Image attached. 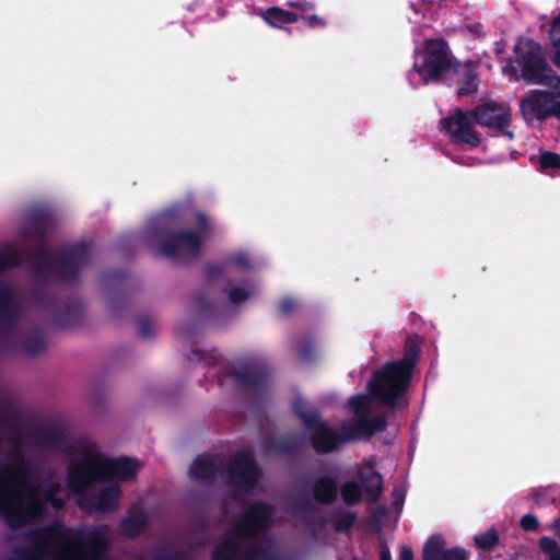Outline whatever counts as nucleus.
I'll return each mask as SVG.
<instances>
[{
    "label": "nucleus",
    "instance_id": "49530a36",
    "mask_svg": "<svg viewBox=\"0 0 560 560\" xmlns=\"http://www.w3.org/2000/svg\"><path fill=\"white\" fill-rule=\"evenodd\" d=\"M521 527L525 532H536L539 528V523L536 516L532 514H525L521 518Z\"/></svg>",
    "mask_w": 560,
    "mask_h": 560
},
{
    "label": "nucleus",
    "instance_id": "6e6552de",
    "mask_svg": "<svg viewBox=\"0 0 560 560\" xmlns=\"http://www.w3.org/2000/svg\"><path fill=\"white\" fill-rule=\"evenodd\" d=\"M521 77L529 84L560 88V75L548 65L541 46L534 39H520L514 47Z\"/></svg>",
    "mask_w": 560,
    "mask_h": 560
},
{
    "label": "nucleus",
    "instance_id": "09e8293b",
    "mask_svg": "<svg viewBox=\"0 0 560 560\" xmlns=\"http://www.w3.org/2000/svg\"><path fill=\"white\" fill-rule=\"evenodd\" d=\"M229 262L240 269H247L250 267V261L247 255L238 253L229 258Z\"/></svg>",
    "mask_w": 560,
    "mask_h": 560
},
{
    "label": "nucleus",
    "instance_id": "c85d7f7f",
    "mask_svg": "<svg viewBox=\"0 0 560 560\" xmlns=\"http://www.w3.org/2000/svg\"><path fill=\"white\" fill-rule=\"evenodd\" d=\"M23 351L30 357H37L46 350V340L42 331L28 332L21 342Z\"/></svg>",
    "mask_w": 560,
    "mask_h": 560
},
{
    "label": "nucleus",
    "instance_id": "6ab92c4d",
    "mask_svg": "<svg viewBox=\"0 0 560 560\" xmlns=\"http://www.w3.org/2000/svg\"><path fill=\"white\" fill-rule=\"evenodd\" d=\"M104 481H130L136 478L139 469L138 462L129 457L108 458L101 454Z\"/></svg>",
    "mask_w": 560,
    "mask_h": 560
},
{
    "label": "nucleus",
    "instance_id": "c03bdc74",
    "mask_svg": "<svg viewBox=\"0 0 560 560\" xmlns=\"http://www.w3.org/2000/svg\"><path fill=\"white\" fill-rule=\"evenodd\" d=\"M224 273V266L218 264H208L205 267V277L207 282H212Z\"/></svg>",
    "mask_w": 560,
    "mask_h": 560
},
{
    "label": "nucleus",
    "instance_id": "aec40b11",
    "mask_svg": "<svg viewBox=\"0 0 560 560\" xmlns=\"http://www.w3.org/2000/svg\"><path fill=\"white\" fill-rule=\"evenodd\" d=\"M458 75L457 96L465 97L477 92L479 86L478 62L466 60L462 63L457 60L456 70H452L451 75Z\"/></svg>",
    "mask_w": 560,
    "mask_h": 560
},
{
    "label": "nucleus",
    "instance_id": "f704fd0d",
    "mask_svg": "<svg viewBox=\"0 0 560 560\" xmlns=\"http://www.w3.org/2000/svg\"><path fill=\"white\" fill-rule=\"evenodd\" d=\"M538 170L540 172L560 171V154L551 151H542L539 154Z\"/></svg>",
    "mask_w": 560,
    "mask_h": 560
},
{
    "label": "nucleus",
    "instance_id": "39448f33",
    "mask_svg": "<svg viewBox=\"0 0 560 560\" xmlns=\"http://www.w3.org/2000/svg\"><path fill=\"white\" fill-rule=\"evenodd\" d=\"M415 55L413 68L424 84L442 83L456 70L457 59L443 37L424 39Z\"/></svg>",
    "mask_w": 560,
    "mask_h": 560
},
{
    "label": "nucleus",
    "instance_id": "2eb2a0df",
    "mask_svg": "<svg viewBox=\"0 0 560 560\" xmlns=\"http://www.w3.org/2000/svg\"><path fill=\"white\" fill-rule=\"evenodd\" d=\"M471 119L469 110L457 108L453 115L442 118L440 126L448 135L452 143L477 148L481 138L474 129Z\"/></svg>",
    "mask_w": 560,
    "mask_h": 560
},
{
    "label": "nucleus",
    "instance_id": "6e6d98bb",
    "mask_svg": "<svg viewBox=\"0 0 560 560\" xmlns=\"http://www.w3.org/2000/svg\"><path fill=\"white\" fill-rule=\"evenodd\" d=\"M560 28V14L552 22V30ZM553 45L557 48L558 56H560V37L553 40Z\"/></svg>",
    "mask_w": 560,
    "mask_h": 560
},
{
    "label": "nucleus",
    "instance_id": "7c9ffc66",
    "mask_svg": "<svg viewBox=\"0 0 560 560\" xmlns=\"http://www.w3.org/2000/svg\"><path fill=\"white\" fill-rule=\"evenodd\" d=\"M147 517L144 514H129L120 522V528L129 538L136 537L145 526Z\"/></svg>",
    "mask_w": 560,
    "mask_h": 560
},
{
    "label": "nucleus",
    "instance_id": "423d86ee",
    "mask_svg": "<svg viewBox=\"0 0 560 560\" xmlns=\"http://www.w3.org/2000/svg\"><path fill=\"white\" fill-rule=\"evenodd\" d=\"M210 234V224L205 213H197L194 231H176L166 234L160 243V252L175 264H187L197 258Z\"/></svg>",
    "mask_w": 560,
    "mask_h": 560
},
{
    "label": "nucleus",
    "instance_id": "bb28decb",
    "mask_svg": "<svg viewBox=\"0 0 560 560\" xmlns=\"http://www.w3.org/2000/svg\"><path fill=\"white\" fill-rule=\"evenodd\" d=\"M31 255L21 252L12 244H4L0 247V272L19 267L24 261L31 264Z\"/></svg>",
    "mask_w": 560,
    "mask_h": 560
},
{
    "label": "nucleus",
    "instance_id": "a878e982",
    "mask_svg": "<svg viewBox=\"0 0 560 560\" xmlns=\"http://www.w3.org/2000/svg\"><path fill=\"white\" fill-rule=\"evenodd\" d=\"M120 489L118 486H108L103 488L96 497L92 499V505L98 512H113L118 506Z\"/></svg>",
    "mask_w": 560,
    "mask_h": 560
},
{
    "label": "nucleus",
    "instance_id": "20e7f679",
    "mask_svg": "<svg viewBox=\"0 0 560 560\" xmlns=\"http://www.w3.org/2000/svg\"><path fill=\"white\" fill-rule=\"evenodd\" d=\"M62 492V485L57 480L46 479L37 489L31 485L23 494L10 499L0 508V516L12 528H20L39 521L46 513L47 505L56 511L66 506V500L58 495Z\"/></svg>",
    "mask_w": 560,
    "mask_h": 560
},
{
    "label": "nucleus",
    "instance_id": "de8ad7c7",
    "mask_svg": "<svg viewBox=\"0 0 560 560\" xmlns=\"http://www.w3.org/2000/svg\"><path fill=\"white\" fill-rule=\"evenodd\" d=\"M300 20L305 21V23L312 28H324L326 26V21L317 14L311 15H300Z\"/></svg>",
    "mask_w": 560,
    "mask_h": 560
},
{
    "label": "nucleus",
    "instance_id": "603ef678",
    "mask_svg": "<svg viewBox=\"0 0 560 560\" xmlns=\"http://www.w3.org/2000/svg\"><path fill=\"white\" fill-rule=\"evenodd\" d=\"M295 308V301L291 298H284L279 303V311L287 315Z\"/></svg>",
    "mask_w": 560,
    "mask_h": 560
},
{
    "label": "nucleus",
    "instance_id": "72a5a7b5",
    "mask_svg": "<svg viewBox=\"0 0 560 560\" xmlns=\"http://www.w3.org/2000/svg\"><path fill=\"white\" fill-rule=\"evenodd\" d=\"M188 359L197 360L198 362L210 366L217 364L220 361L221 354L215 349H212L210 351H203L199 348H192L190 351V357H188Z\"/></svg>",
    "mask_w": 560,
    "mask_h": 560
},
{
    "label": "nucleus",
    "instance_id": "a18cd8bd",
    "mask_svg": "<svg viewBox=\"0 0 560 560\" xmlns=\"http://www.w3.org/2000/svg\"><path fill=\"white\" fill-rule=\"evenodd\" d=\"M443 556V560H468V553L462 547L448 548Z\"/></svg>",
    "mask_w": 560,
    "mask_h": 560
},
{
    "label": "nucleus",
    "instance_id": "9b49d317",
    "mask_svg": "<svg viewBox=\"0 0 560 560\" xmlns=\"http://www.w3.org/2000/svg\"><path fill=\"white\" fill-rule=\"evenodd\" d=\"M30 296L35 305L56 313L54 326L58 329L78 327L83 320V304L77 296L62 301L42 285L31 289Z\"/></svg>",
    "mask_w": 560,
    "mask_h": 560
},
{
    "label": "nucleus",
    "instance_id": "f8f14e48",
    "mask_svg": "<svg viewBox=\"0 0 560 560\" xmlns=\"http://www.w3.org/2000/svg\"><path fill=\"white\" fill-rule=\"evenodd\" d=\"M469 114L477 125L487 128L492 136L514 139V132L510 130L511 109L506 104L487 101L469 110Z\"/></svg>",
    "mask_w": 560,
    "mask_h": 560
},
{
    "label": "nucleus",
    "instance_id": "37998d69",
    "mask_svg": "<svg viewBox=\"0 0 560 560\" xmlns=\"http://www.w3.org/2000/svg\"><path fill=\"white\" fill-rule=\"evenodd\" d=\"M195 306L203 316H210L213 305L203 292L198 293L194 299Z\"/></svg>",
    "mask_w": 560,
    "mask_h": 560
},
{
    "label": "nucleus",
    "instance_id": "c756f323",
    "mask_svg": "<svg viewBox=\"0 0 560 560\" xmlns=\"http://www.w3.org/2000/svg\"><path fill=\"white\" fill-rule=\"evenodd\" d=\"M339 492L346 505L353 506L359 504L362 500V488L360 483L354 480L343 482Z\"/></svg>",
    "mask_w": 560,
    "mask_h": 560
},
{
    "label": "nucleus",
    "instance_id": "473e14b6",
    "mask_svg": "<svg viewBox=\"0 0 560 560\" xmlns=\"http://www.w3.org/2000/svg\"><path fill=\"white\" fill-rule=\"evenodd\" d=\"M349 406L357 419H363L371 415L370 398L366 395H355L349 399Z\"/></svg>",
    "mask_w": 560,
    "mask_h": 560
},
{
    "label": "nucleus",
    "instance_id": "bf43d9fd",
    "mask_svg": "<svg viewBox=\"0 0 560 560\" xmlns=\"http://www.w3.org/2000/svg\"><path fill=\"white\" fill-rule=\"evenodd\" d=\"M548 557H549V560H560V549H558L557 551H553Z\"/></svg>",
    "mask_w": 560,
    "mask_h": 560
},
{
    "label": "nucleus",
    "instance_id": "864d4df0",
    "mask_svg": "<svg viewBox=\"0 0 560 560\" xmlns=\"http://www.w3.org/2000/svg\"><path fill=\"white\" fill-rule=\"evenodd\" d=\"M555 106L552 107V116L560 120V91L553 92Z\"/></svg>",
    "mask_w": 560,
    "mask_h": 560
},
{
    "label": "nucleus",
    "instance_id": "8fccbe9b",
    "mask_svg": "<svg viewBox=\"0 0 560 560\" xmlns=\"http://www.w3.org/2000/svg\"><path fill=\"white\" fill-rule=\"evenodd\" d=\"M539 547L548 556L551 555L553 551H557L558 549H560V547L558 546V542L553 538H550L547 536L540 538Z\"/></svg>",
    "mask_w": 560,
    "mask_h": 560
},
{
    "label": "nucleus",
    "instance_id": "b1692460",
    "mask_svg": "<svg viewBox=\"0 0 560 560\" xmlns=\"http://www.w3.org/2000/svg\"><path fill=\"white\" fill-rule=\"evenodd\" d=\"M359 479L362 483V493L364 492L369 502L375 503L383 494V477L377 470L360 472Z\"/></svg>",
    "mask_w": 560,
    "mask_h": 560
},
{
    "label": "nucleus",
    "instance_id": "5701e85b",
    "mask_svg": "<svg viewBox=\"0 0 560 560\" xmlns=\"http://www.w3.org/2000/svg\"><path fill=\"white\" fill-rule=\"evenodd\" d=\"M65 441L62 429L55 422L47 423L32 435V442L45 447H56Z\"/></svg>",
    "mask_w": 560,
    "mask_h": 560
},
{
    "label": "nucleus",
    "instance_id": "ddd939ff",
    "mask_svg": "<svg viewBox=\"0 0 560 560\" xmlns=\"http://www.w3.org/2000/svg\"><path fill=\"white\" fill-rule=\"evenodd\" d=\"M103 468L100 453H85L68 468L66 487L74 494H83L91 486L103 482Z\"/></svg>",
    "mask_w": 560,
    "mask_h": 560
},
{
    "label": "nucleus",
    "instance_id": "412c9836",
    "mask_svg": "<svg viewBox=\"0 0 560 560\" xmlns=\"http://www.w3.org/2000/svg\"><path fill=\"white\" fill-rule=\"evenodd\" d=\"M311 493L317 503L331 505L339 494L337 480L330 476H320L313 482Z\"/></svg>",
    "mask_w": 560,
    "mask_h": 560
},
{
    "label": "nucleus",
    "instance_id": "4c0bfd02",
    "mask_svg": "<svg viewBox=\"0 0 560 560\" xmlns=\"http://www.w3.org/2000/svg\"><path fill=\"white\" fill-rule=\"evenodd\" d=\"M252 294L250 284L233 287L228 291V296L231 303L240 304L249 299Z\"/></svg>",
    "mask_w": 560,
    "mask_h": 560
},
{
    "label": "nucleus",
    "instance_id": "4be33fe9",
    "mask_svg": "<svg viewBox=\"0 0 560 560\" xmlns=\"http://www.w3.org/2000/svg\"><path fill=\"white\" fill-rule=\"evenodd\" d=\"M219 471L217 463L209 457H197L189 467L190 476L206 485H211Z\"/></svg>",
    "mask_w": 560,
    "mask_h": 560
},
{
    "label": "nucleus",
    "instance_id": "f257e3e1",
    "mask_svg": "<svg viewBox=\"0 0 560 560\" xmlns=\"http://www.w3.org/2000/svg\"><path fill=\"white\" fill-rule=\"evenodd\" d=\"M23 236L35 241L38 245L37 252L28 257L36 281L42 283L56 281L68 284L79 282L83 268L91 259L89 243L79 242L54 252L46 244L47 229L31 222H27L23 230Z\"/></svg>",
    "mask_w": 560,
    "mask_h": 560
},
{
    "label": "nucleus",
    "instance_id": "4d7b16f0",
    "mask_svg": "<svg viewBox=\"0 0 560 560\" xmlns=\"http://www.w3.org/2000/svg\"><path fill=\"white\" fill-rule=\"evenodd\" d=\"M380 560H392L390 550L386 545L381 547Z\"/></svg>",
    "mask_w": 560,
    "mask_h": 560
},
{
    "label": "nucleus",
    "instance_id": "f03ea898",
    "mask_svg": "<svg viewBox=\"0 0 560 560\" xmlns=\"http://www.w3.org/2000/svg\"><path fill=\"white\" fill-rule=\"evenodd\" d=\"M275 509L265 502H254L238 514L233 526L228 532L224 541L217 545L211 552L212 560L253 559L257 555L267 556L269 550L259 546L243 548L242 540L255 538L267 529L272 521Z\"/></svg>",
    "mask_w": 560,
    "mask_h": 560
},
{
    "label": "nucleus",
    "instance_id": "a211bd4d",
    "mask_svg": "<svg viewBox=\"0 0 560 560\" xmlns=\"http://www.w3.org/2000/svg\"><path fill=\"white\" fill-rule=\"evenodd\" d=\"M261 447L265 454L294 458L302 453L303 439L296 434L267 436L262 439Z\"/></svg>",
    "mask_w": 560,
    "mask_h": 560
},
{
    "label": "nucleus",
    "instance_id": "ea45409f",
    "mask_svg": "<svg viewBox=\"0 0 560 560\" xmlns=\"http://www.w3.org/2000/svg\"><path fill=\"white\" fill-rule=\"evenodd\" d=\"M357 522V514L353 512H346L340 515L335 522V530L337 533H345L351 529Z\"/></svg>",
    "mask_w": 560,
    "mask_h": 560
},
{
    "label": "nucleus",
    "instance_id": "c9c22d12",
    "mask_svg": "<svg viewBox=\"0 0 560 560\" xmlns=\"http://www.w3.org/2000/svg\"><path fill=\"white\" fill-rule=\"evenodd\" d=\"M475 544L482 550H492L499 542V535L495 529H489L486 533L475 536Z\"/></svg>",
    "mask_w": 560,
    "mask_h": 560
},
{
    "label": "nucleus",
    "instance_id": "13d9d810",
    "mask_svg": "<svg viewBox=\"0 0 560 560\" xmlns=\"http://www.w3.org/2000/svg\"><path fill=\"white\" fill-rule=\"evenodd\" d=\"M530 497L536 503H539L542 500V494L539 491H533Z\"/></svg>",
    "mask_w": 560,
    "mask_h": 560
},
{
    "label": "nucleus",
    "instance_id": "5fc2aeb1",
    "mask_svg": "<svg viewBox=\"0 0 560 560\" xmlns=\"http://www.w3.org/2000/svg\"><path fill=\"white\" fill-rule=\"evenodd\" d=\"M413 552L410 547L402 546L399 551V560H412Z\"/></svg>",
    "mask_w": 560,
    "mask_h": 560
},
{
    "label": "nucleus",
    "instance_id": "e433bc0d",
    "mask_svg": "<svg viewBox=\"0 0 560 560\" xmlns=\"http://www.w3.org/2000/svg\"><path fill=\"white\" fill-rule=\"evenodd\" d=\"M200 331V322L188 320L177 326V332L180 337L187 339L189 342L195 341V337Z\"/></svg>",
    "mask_w": 560,
    "mask_h": 560
},
{
    "label": "nucleus",
    "instance_id": "2f4dec72",
    "mask_svg": "<svg viewBox=\"0 0 560 560\" xmlns=\"http://www.w3.org/2000/svg\"><path fill=\"white\" fill-rule=\"evenodd\" d=\"M445 540L441 535H432L424 544L422 553L431 558L443 560Z\"/></svg>",
    "mask_w": 560,
    "mask_h": 560
},
{
    "label": "nucleus",
    "instance_id": "1a4fd4ad",
    "mask_svg": "<svg viewBox=\"0 0 560 560\" xmlns=\"http://www.w3.org/2000/svg\"><path fill=\"white\" fill-rule=\"evenodd\" d=\"M293 410L308 433L310 443L317 454L332 453L348 441L345 434L328 425L317 409L305 400L296 399Z\"/></svg>",
    "mask_w": 560,
    "mask_h": 560
},
{
    "label": "nucleus",
    "instance_id": "0eeeda50",
    "mask_svg": "<svg viewBox=\"0 0 560 560\" xmlns=\"http://www.w3.org/2000/svg\"><path fill=\"white\" fill-rule=\"evenodd\" d=\"M224 375L233 381L237 390L256 401H261L270 389L271 369L259 358L240 360L224 369Z\"/></svg>",
    "mask_w": 560,
    "mask_h": 560
},
{
    "label": "nucleus",
    "instance_id": "9d476101",
    "mask_svg": "<svg viewBox=\"0 0 560 560\" xmlns=\"http://www.w3.org/2000/svg\"><path fill=\"white\" fill-rule=\"evenodd\" d=\"M13 460L0 467V508L28 489L32 468L21 450V436L14 428L10 436Z\"/></svg>",
    "mask_w": 560,
    "mask_h": 560
},
{
    "label": "nucleus",
    "instance_id": "dca6fc26",
    "mask_svg": "<svg viewBox=\"0 0 560 560\" xmlns=\"http://www.w3.org/2000/svg\"><path fill=\"white\" fill-rule=\"evenodd\" d=\"M553 106V92L532 90L522 98L520 112L527 122L533 120L544 121L548 117H552Z\"/></svg>",
    "mask_w": 560,
    "mask_h": 560
},
{
    "label": "nucleus",
    "instance_id": "a19ab883",
    "mask_svg": "<svg viewBox=\"0 0 560 560\" xmlns=\"http://www.w3.org/2000/svg\"><path fill=\"white\" fill-rule=\"evenodd\" d=\"M137 330L138 335L142 339H149L153 336L154 332V324L151 318L147 315L139 316L137 319Z\"/></svg>",
    "mask_w": 560,
    "mask_h": 560
},
{
    "label": "nucleus",
    "instance_id": "79ce46f5",
    "mask_svg": "<svg viewBox=\"0 0 560 560\" xmlns=\"http://www.w3.org/2000/svg\"><path fill=\"white\" fill-rule=\"evenodd\" d=\"M51 219V213L46 209H34L28 217V222L45 226L46 229L49 225Z\"/></svg>",
    "mask_w": 560,
    "mask_h": 560
},
{
    "label": "nucleus",
    "instance_id": "cd10ccee",
    "mask_svg": "<svg viewBox=\"0 0 560 560\" xmlns=\"http://www.w3.org/2000/svg\"><path fill=\"white\" fill-rule=\"evenodd\" d=\"M387 427V419L384 415L375 417L368 416L363 419H357L352 424V431L358 435L371 436L377 432H382Z\"/></svg>",
    "mask_w": 560,
    "mask_h": 560
},
{
    "label": "nucleus",
    "instance_id": "4468645a",
    "mask_svg": "<svg viewBox=\"0 0 560 560\" xmlns=\"http://www.w3.org/2000/svg\"><path fill=\"white\" fill-rule=\"evenodd\" d=\"M228 483L240 492L253 491L261 471L249 452H236L226 466Z\"/></svg>",
    "mask_w": 560,
    "mask_h": 560
},
{
    "label": "nucleus",
    "instance_id": "3c124183",
    "mask_svg": "<svg viewBox=\"0 0 560 560\" xmlns=\"http://www.w3.org/2000/svg\"><path fill=\"white\" fill-rule=\"evenodd\" d=\"M288 5L302 12H307L315 8V3L307 0H289Z\"/></svg>",
    "mask_w": 560,
    "mask_h": 560
},
{
    "label": "nucleus",
    "instance_id": "7ed1b4c3",
    "mask_svg": "<svg viewBox=\"0 0 560 560\" xmlns=\"http://www.w3.org/2000/svg\"><path fill=\"white\" fill-rule=\"evenodd\" d=\"M419 355L420 348L418 343L415 339L408 337L405 342L402 358L387 362L381 370L373 373L368 385L370 397L390 408H396L400 397L410 384Z\"/></svg>",
    "mask_w": 560,
    "mask_h": 560
},
{
    "label": "nucleus",
    "instance_id": "58836bf2",
    "mask_svg": "<svg viewBox=\"0 0 560 560\" xmlns=\"http://www.w3.org/2000/svg\"><path fill=\"white\" fill-rule=\"evenodd\" d=\"M298 359L304 363H311L316 358V346L314 341H304L296 351Z\"/></svg>",
    "mask_w": 560,
    "mask_h": 560
},
{
    "label": "nucleus",
    "instance_id": "393cba45",
    "mask_svg": "<svg viewBox=\"0 0 560 560\" xmlns=\"http://www.w3.org/2000/svg\"><path fill=\"white\" fill-rule=\"evenodd\" d=\"M260 15L268 25L275 28H281L282 25L293 24L300 20V14L280 7H270L261 11Z\"/></svg>",
    "mask_w": 560,
    "mask_h": 560
},
{
    "label": "nucleus",
    "instance_id": "f3484780",
    "mask_svg": "<svg viewBox=\"0 0 560 560\" xmlns=\"http://www.w3.org/2000/svg\"><path fill=\"white\" fill-rule=\"evenodd\" d=\"M21 315V305L13 289L0 282V335L12 332Z\"/></svg>",
    "mask_w": 560,
    "mask_h": 560
}]
</instances>
